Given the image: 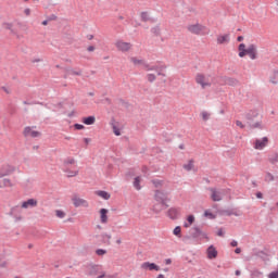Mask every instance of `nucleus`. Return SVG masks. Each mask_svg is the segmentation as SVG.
Returning <instances> with one entry per match:
<instances>
[{"label": "nucleus", "mask_w": 278, "mask_h": 278, "mask_svg": "<svg viewBox=\"0 0 278 278\" xmlns=\"http://www.w3.org/2000/svg\"><path fill=\"white\" fill-rule=\"evenodd\" d=\"M154 200L160 204H154L152 207V211L154 214H160L162 210H168V201H170V198H168V192L162 191V190H155Z\"/></svg>", "instance_id": "obj_1"}, {"label": "nucleus", "mask_w": 278, "mask_h": 278, "mask_svg": "<svg viewBox=\"0 0 278 278\" xmlns=\"http://www.w3.org/2000/svg\"><path fill=\"white\" fill-rule=\"evenodd\" d=\"M245 121L251 129H264L257 110H250L245 113Z\"/></svg>", "instance_id": "obj_2"}, {"label": "nucleus", "mask_w": 278, "mask_h": 278, "mask_svg": "<svg viewBox=\"0 0 278 278\" xmlns=\"http://www.w3.org/2000/svg\"><path fill=\"white\" fill-rule=\"evenodd\" d=\"M239 58H245L249 55L250 60H257V46L251 43L248 48L247 45L240 43L238 46Z\"/></svg>", "instance_id": "obj_3"}, {"label": "nucleus", "mask_w": 278, "mask_h": 278, "mask_svg": "<svg viewBox=\"0 0 278 278\" xmlns=\"http://www.w3.org/2000/svg\"><path fill=\"white\" fill-rule=\"evenodd\" d=\"M191 238H193V240H210V237H207V233H205L203 230H201V228L199 226H194L190 229L189 231Z\"/></svg>", "instance_id": "obj_4"}, {"label": "nucleus", "mask_w": 278, "mask_h": 278, "mask_svg": "<svg viewBox=\"0 0 278 278\" xmlns=\"http://www.w3.org/2000/svg\"><path fill=\"white\" fill-rule=\"evenodd\" d=\"M187 29L188 31H190V34H194L195 36H203L205 35L207 27L197 23V24L189 25Z\"/></svg>", "instance_id": "obj_5"}, {"label": "nucleus", "mask_w": 278, "mask_h": 278, "mask_svg": "<svg viewBox=\"0 0 278 278\" xmlns=\"http://www.w3.org/2000/svg\"><path fill=\"white\" fill-rule=\"evenodd\" d=\"M34 128H36V126H33V127L26 126L24 128L23 136L25 138H29V136H30V138H40L42 136V132H40L38 130H31Z\"/></svg>", "instance_id": "obj_6"}, {"label": "nucleus", "mask_w": 278, "mask_h": 278, "mask_svg": "<svg viewBox=\"0 0 278 278\" xmlns=\"http://www.w3.org/2000/svg\"><path fill=\"white\" fill-rule=\"evenodd\" d=\"M16 170V167L12 166V165H2L0 167V179H3V177H8L10 175H12V173H14Z\"/></svg>", "instance_id": "obj_7"}, {"label": "nucleus", "mask_w": 278, "mask_h": 278, "mask_svg": "<svg viewBox=\"0 0 278 278\" xmlns=\"http://www.w3.org/2000/svg\"><path fill=\"white\" fill-rule=\"evenodd\" d=\"M96 238L100 244H105V247H110V244H112V235L101 233L97 235Z\"/></svg>", "instance_id": "obj_8"}, {"label": "nucleus", "mask_w": 278, "mask_h": 278, "mask_svg": "<svg viewBox=\"0 0 278 278\" xmlns=\"http://www.w3.org/2000/svg\"><path fill=\"white\" fill-rule=\"evenodd\" d=\"M218 216H240L238 208L217 210Z\"/></svg>", "instance_id": "obj_9"}, {"label": "nucleus", "mask_w": 278, "mask_h": 278, "mask_svg": "<svg viewBox=\"0 0 278 278\" xmlns=\"http://www.w3.org/2000/svg\"><path fill=\"white\" fill-rule=\"evenodd\" d=\"M195 81L197 84H200V86H202L203 89L210 88V86H212V83H208L207 78H205V75L203 74H197Z\"/></svg>", "instance_id": "obj_10"}, {"label": "nucleus", "mask_w": 278, "mask_h": 278, "mask_svg": "<svg viewBox=\"0 0 278 278\" xmlns=\"http://www.w3.org/2000/svg\"><path fill=\"white\" fill-rule=\"evenodd\" d=\"M210 191L212 192L211 194L212 201H215V202L223 201V194H225V191L216 190L215 188H210Z\"/></svg>", "instance_id": "obj_11"}, {"label": "nucleus", "mask_w": 278, "mask_h": 278, "mask_svg": "<svg viewBox=\"0 0 278 278\" xmlns=\"http://www.w3.org/2000/svg\"><path fill=\"white\" fill-rule=\"evenodd\" d=\"M207 260H216L218 257V250L214 245H210L206 249Z\"/></svg>", "instance_id": "obj_12"}, {"label": "nucleus", "mask_w": 278, "mask_h": 278, "mask_svg": "<svg viewBox=\"0 0 278 278\" xmlns=\"http://www.w3.org/2000/svg\"><path fill=\"white\" fill-rule=\"evenodd\" d=\"M72 201L74 203V207H88V201L81 198L74 197L72 198Z\"/></svg>", "instance_id": "obj_13"}, {"label": "nucleus", "mask_w": 278, "mask_h": 278, "mask_svg": "<svg viewBox=\"0 0 278 278\" xmlns=\"http://www.w3.org/2000/svg\"><path fill=\"white\" fill-rule=\"evenodd\" d=\"M141 268H143V270H156L159 271L160 270V265L155 264V263H150V262H144L142 265H141Z\"/></svg>", "instance_id": "obj_14"}, {"label": "nucleus", "mask_w": 278, "mask_h": 278, "mask_svg": "<svg viewBox=\"0 0 278 278\" xmlns=\"http://www.w3.org/2000/svg\"><path fill=\"white\" fill-rule=\"evenodd\" d=\"M268 144V137H263L262 140L256 139L254 149L262 150Z\"/></svg>", "instance_id": "obj_15"}, {"label": "nucleus", "mask_w": 278, "mask_h": 278, "mask_svg": "<svg viewBox=\"0 0 278 278\" xmlns=\"http://www.w3.org/2000/svg\"><path fill=\"white\" fill-rule=\"evenodd\" d=\"M115 47H117L118 51H129V49H131V45L129 42H125V41H117L115 43Z\"/></svg>", "instance_id": "obj_16"}, {"label": "nucleus", "mask_w": 278, "mask_h": 278, "mask_svg": "<svg viewBox=\"0 0 278 278\" xmlns=\"http://www.w3.org/2000/svg\"><path fill=\"white\" fill-rule=\"evenodd\" d=\"M179 210L178 208H175V207H172L167 211V216L168 218H170L172 220H177V218H179Z\"/></svg>", "instance_id": "obj_17"}, {"label": "nucleus", "mask_w": 278, "mask_h": 278, "mask_svg": "<svg viewBox=\"0 0 278 278\" xmlns=\"http://www.w3.org/2000/svg\"><path fill=\"white\" fill-rule=\"evenodd\" d=\"M38 205V201L36 199H28L22 203V207L27 210V207H36Z\"/></svg>", "instance_id": "obj_18"}, {"label": "nucleus", "mask_w": 278, "mask_h": 278, "mask_svg": "<svg viewBox=\"0 0 278 278\" xmlns=\"http://www.w3.org/2000/svg\"><path fill=\"white\" fill-rule=\"evenodd\" d=\"M75 164V159H66L63 162V172L70 173L71 172V165Z\"/></svg>", "instance_id": "obj_19"}, {"label": "nucleus", "mask_w": 278, "mask_h": 278, "mask_svg": "<svg viewBox=\"0 0 278 278\" xmlns=\"http://www.w3.org/2000/svg\"><path fill=\"white\" fill-rule=\"evenodd\" d=\"M130 62H132L135 66H143L144 68H149V64L144 62V60H139L136 56L130 58Z\"/></svg>", "instance_id": "obj_20"}, {"label": "nucleus", "mask_w": 278, "mask_h": 278, "mask_svg": "<svg viewBox=\"0 0 278 278\" xmlns=\"http://www.w3.org/2000/svg\"><path fill=\"white\" fill-rule=\"evenodd\" d=\"M101 270V266L99 265H91L88 270V275L90 277H97L99 275V271Z\"/></svg>", "instance_id": "obj_21"}, {"label": "nucleus", "mask_w": 278, "mask_h": 278, "mask_svg": "<svg viewBox=\"0 0 278 278\" xmlns=\"http://www.w3.org/2000/svg\"><path fill=\"white\" fill-rule=\"evenodd\" d=\"M268 162L276 166V168H278V153L273 152L268 154Z\"/></svg>", "instance_id": "obj_22"}, {"label": "nucleus", "mask_w": 278, "mask_h": 278, "mask_svg": "<svg viewBox=\"0 0 278 278\" xmlns=\"http://www.w3.org/2000/svg\"><path fill=\"white\" fill-rule=\"evenodd\" d=\"M83 123L84 125H94V123H97V117H94V115L83 117Z\"/></svg>", "instance_id": "obj_23"}, {"label": "nucleus", "mask_w": 278, "mask_h": 278, "mask_svg": "<svg viewBox=\"0 0 278 278\" xmlns=\"http://www.w3.org/2000/svg\"><path fill=\"white\" fill-rule=\"evenodd\" d=\"M108 208H101L100 210V220L103 225H105V223H108Z\"/></svg>", "instance_id": "obj_24"}, {"label": "nucleus", "mask_w": 278, "mask_h": 278, "mask_svg": "<svg viewBox=\"0 0 278 278\" xmlns=\"http://www.w3.org/2000/svg\"><path fill=\"white\" fill-rule=\"evenodd\" d=\"M112 129H113V132L116 135V136H121V129L116 126V119H114V117L111 118V123H110Z\"/></svg>", "instance_id": "obj_25"}, {"label": "nucleus", "mask_w": 278, "mask_h": 278, "mask_svg": "<svg viewBox=\"0 0 278 278\" xmlns=\"http://www.w3.org/2000/svg\"><path fill=\"white\" fill-rule=\"evenodd\" d=\"M16 210H18V206L12 207V208H11V212H10V216H14L15 223H18V222L23 220V216H21V215H14V213L16 212Z\"/></svg>", "instance_id": "obj_26"}, {"label": "nucleus", "mask_w": 278, "mask_h": 278, "mask_svg": "<svg viewBox=\"0 0 278 278\" xmlns=\"http://www.w3.org/2000/svg\"><path fill=\"white\" fill-rule=\"evenodd\" d=\"M225 42H229V34L217 37V43L218 45H225Z\"/></svg>", "instance_id": "obj_27"}, {"label": "nucleus", "mask_w": 278, "mask_h": 278, "mask_svg": "<svg viewBox=\"0 0 278 278\" xmlns=\"http://www.w3.org/2000/svg\"><path fill=\"white\" fill-rule=\"evenodd\" d=\"M182 168L185 170H187L188 173H190V170H192V168H194V160H189L188 164L182 165Z\"/></svg>", "instance_id": "obj_28"}, {"label": "nucleus", "mask_w": 278, "mask_h": 278, "mask_svg": "<svg viewBox=\"0 0 278 278\" xmlns=\"http://www.w3.org/2000/svg\"><path fill=\"white\" fill-rule=\"evenodd\" d=\"M65 73L67 74V75H76V76H81V70H79V71H75V70H73V68H71V67H66L65 68Z\"/></svg>", "instance_id": "obj_29"}, {"label": "nucleus", "mask_w": 278, "mask_h": 278, "mask_svg": "<svg viewBox=\"0 0 278 278\" xmlns=\"http://www.w3.org/2000/svg\"><path fill=\"white\" fill-rule=\"evenodd\" d=\"M98 197H101V199H104V201H110V193L108 191H97Z\"/></svg>", "instance_id": "obj_30"}, {"label": "nucleus", "mask_w": 278, "mask_h": 278, "mask_svg": "<svg viewBox=\"0 0 278 278\" xmlns=\"http://www.w3.org/2000/svg\"><path fill=\"white\" fill-rule=\"evenodd\" d=\"M134 188H135L136 190H141V189H142V187L140 186V176H137V177L135 178V180H134Z\"/></svg>", "instance_id": "obj_31"}, {"label": "nucleus", "mask_w": 278, "mask_h": 278, "mask_svg": "<svg viewBox=\"0 0 278 278\" xmlns=\"http://www.w3.org/2000/svg\"><path fill=\"white\" fill-rule=\"evenodd\" d=\"M265 181L270 184V181H275V176L270 172H266Z\"/></svg>", "instance_id": "obj_32"}, {"label": "nucleus", "mask_w": 278, "mask_h": 278, "mask_svg": "<svg viewBox=\"0 0 278 278\" xmlns=\"http://www.w3.org/2000/svg\"><path fill=\"white\" fill-rule=\"evenodd\" d=\"M226 84L228 86H238V79H236V78H227L226 79Z\"/></svg>", "instance_id": "obj_33"}, {"label": "nucleus", "mask_w": 278, "mask_h": 278, "mask_svg": "<svg viewBox=\"0 0 278 278\" xmlns=\"http://www.w3.org/2000/svg\"><path fill=\"white\" fill-rule=\"evenodd\" d=\"M12 186H14V185L12 184V180H10L9 178H4V179H3V186H2V188H12Z\"/></svg>", "instance_id": "obj_34"}, {"label": "nucleus", "mask_w": 278, "mask_h": 278, "mask_svg": "<svg viewBox=\"0 0 278 278\" xmlns=\"http://www.w3.org/2000/svg\"><path fill=\"white\" fill-rule=\"evenodd\" d=\"M174 236H177V238H181V227L176 226L173 230Z\"/></svg>", "instance_id": "obj_35"}, {"label": "nucleus", "mask_w": 278, "mask_h": 278, "mask_svg": "<svg viewBox=\"0 0 278 278\" xmlns=\"http://www.w3.org/2000/svg\"><path fill=\"white\" fill-rule=\"evenodd\" d=\"M141 21L143 23H147L149 21V12L147 11L141 12Z\"/></svg>", "instance_id": "obj_36"}, {"label": "nucleus", "mask_w": 278, "mask_h": 278, "mask_svg": "<svg viewBox=\"0 0 278 278\" xmlns=\"http://www.w3.org/2000/svg\"><path fill=\"white\" fill-rule=\"evenodd\" d=\"M152 184L155 188H162L164 181L160 180V179H154L152 180Z\"/></svg>", "instance_id": "obj_37"}, {"label": "nucleus", "mask_w": 278, "mask_h": 278, "mask_svg": "<svg viewBox=\"0 0 278 278\" xmlns=\"http://www.w3.org/2000/svg\"><path fill=\"white\" fill-rule=\"evenodd\" d=\"M65 173H67L68 178L77 177V175H79V170H71V167H70V172H65Z\"/></svg>", "instance_id": "obj_38"}, {"label": "nucleus", "mask_w": 278, "mask_h": 278, "mask_svg": "<svg viewBox=\"0 0 278 278\" xmlns=\"http://www.w3.org/2000/svg\"><path fill=\"white\" fill-rule=\"evenodd\" d=\"M204 216H206V218H210L211 220H214L216 218V215H214V213L210 211H205Z\"/></svg>", "instance_id": "obj_39"}, {"label": "nucleus", "mask_w": 278, "mask_h": 278, "mask_svg": "<svg viewBox=\"0 0 278 278\" xmlns=\"http://www.w3.org/2000/svg\"><path fill=\"white\" fill-rule=\"evenodd\" d=\"M147 71H162V66H157V65H153V66H150L148 65V67H146Z\"/></svg>", "instance_id": "obj_40"}, {"label": "nucleus", "mask_w": 278, "mask_h": 278, "mask_svg": "<svg viewBox=\"0 0 278 278\" xmlns=\"http://www.w3.org/2000/svg\"><path fill=\"white\" fill-rule=\"evenodd\" d=\"M151 33H152L154 36H160V34H161L160 26H155V27L151 28Z\"/></svg>", "instance_id": "obj_41"}, {"label": "nucleus", "mask_w": 278, "mask_h": 278, "mask_svg": "<svg viewBox=\"0 0 278 278\" xmlns=\"http://www.w3.org/2000/svg\"><path fill=\"white\" fill-rule=\"evenodd\" d=\"M55 214L58 218H64L66 216V213L64 211L56 210Z\"/></svg>", "instance_id": "obj_42"}, {"label": "nucleus", "mask_w": 278, "mask_h": 278, "mask_svg": "<svg viewBox=\"0 0 278 278\" xmlns=\"http://www.w3.org/2000/svg\"><path fill=\"white\" fill-rule=\"evenodd\" d=\"M147 77H148V81H150V84H153V81H155V79H157L155 74H148Z\"/></svg>", "instance_id": "obj_43"}, {"label": "nucleus", "mask_w": 278, "mask_h": 278, "mask_svg": "<svg viewBox=\"0 0 278 278\" xmlns=\"http://www.w3.org/2000/svg\"><path fill=\"white\" fill-rule=\"evenodd\" d=\"M271 84H278V71L274 73V77L270 79Z\"/></svg>", "instance_id": "obj_44"}, {"label": "nucleus", "mask_w": 278, "mask_h": 278, "mask_svg": "<svg viewBox=\"0 0 278 278\" xmlns=\"http://www.w3.org/2000/svg\"><path fill=\"white\" fill-rule=\"evenodd\" d=\"M202 121H210V113H207L206 111L202 112Z\"/></svg>", "instance_id": "obj_45"}, {"label": "nucleus", "mask_w": 278, "mask_h": 278, "mask_svg": "<svg viewBox=\"0 0 278 278\" xmlns=\"http://www.w3.org/2000/svg\"><path fill=\"white\" fill-rule=\"evenodd\" d=\"M106 253H108V251H106V250H103V249H98V250L96 251V254L99 255V256L105 255Z\"/></svg>", "instance_id": "obj_46"}, {"label": "nucleus", "mask_w": 278, "mask_h": 278, "mask_svg": "<svg viewBox=\"0 0 278 278\" xmlns=\"http://www.w3.org/2000/svg\"><path fill=\"white\" fill-rule=\"evenodd\" d=\"M23 104L24 105H34V104L45 105V103H42V102H27V101H24Z\"/></svg>", "instance_id": "obj_47"}, {"label": "nucleus", "mask_w": 278, "mask_h": 278, "mask_svg": "<svg viewBox=\"0 0 278 278\" xmlns=\"http://www.w3.org/2000/svg\"><path fill=\"white\" fill-rule=\"evenodd\" d=\"M74 129H77L79 131L81 129H86V126H84L81 124H74Z\"/></svg>", "instance_id": "obj_48"}, {"label": "nucleus", "mask_w": 278, "mask_h": 278, "mask_svg": "<svg viewBox=\"0 0 278 278\" xmlns=\"http://www.w3.org/2000/svg\"><path fill=\"white\" fill-rule=\"evenodd\" d=\"M268 278H278V269L276 271H271L269 275H268Z\"/></svg>", "instance_id": "obj_49"}, {"label": "nucleus", "mask_w": 278, "mask_h": 278, "mask_svg": "<svg viewBox=\"0 0 278 278\" xmlns=\"http://www.w3.org/2000/svg\"><path fill=\"white\" fill-rule=\"evenodd\" d=\"M187 220H188L189 225H192L194 223V215H189L187 217Z\"/></svg>", "instance_id": "obj_50"}, {"label": "nucleus", "mask_w": 278, "mask_h": 278, "mask_svg": "<svg viewBox=\"0 0 278 278\" xmlns=\"http://www.w3.org/2000/svg\"><path fill=\"white\" fill-rule=\"evenodd\" d=\"M47 20H48L49 22H51V21H58V15L51 14L50 16L47 17Z\"/></svg>", "instance_id": "obj_51"}, {"label": "nucleus", "mask_w": 278, "mask_h": 278, "mask_svg": "<svg viewBox=\"0 0 278 278\" xmlns=\"http://www.w3.org/2000/svg\"><path fill=\"white\" fill-rule=\"evenodd\" d=\"M5 29H9V31L12 29V27L14 26L12 23H3Z\"/></svg>", "instance_id": "obj_52"}, {"label": "nucleus", "mask_w": 278, "mask_h": 278, "mask_svg": "<svg viewBox=\"0 0 278 278\" xmlns=\"http://www.w3.org/2000/svg\"><path fill=\"white\" fill-rule=\"evenodd\" d=\"M236 125H237V127L244 129V124H242L240 121H236Z\"/></svg>", "instance_id": "obj_53"}, {"label": "nucleus", "mask_w": 278, "mask_h": 278, "mask_svg": "<svg viewBox=\"0 0 278 278\" xmlns=\"http://www.w3.org/2000/svg\"><path fill=\"white\" fill-rule=\"evenodd\" d=\"M119 103H122V105H125V108H129V103L125 102V100L119 99Z\"/></svg>", "instance_id": "obj_54"}, {"label": "nucleus", "mask_w": 278, "mask_h": 278, "mask_svg": "<svg viewBox=\"0 0 278 278\" xmlns=\"http://www.w3.org/2000/svg\"><path fill=\"white\" fill-rule=\"evenodd\" d=\"M217 236H219L220 238H223V236H225V232L223 231V228H220V229L217 231Z\"/></svg>", "instance_id": "obj_55"}, {"label": "nucleus", "mask_w": 278, "mask_h": 278, "mask_svg": "<svg viewBox=\"0 0 278 278\" xmlns=\"http://www.w3.org/2000/svg\"><path fill=\"white\" fill-rule=\"evenodd\" d=\"M5 266H8V262H1L0 260V268H5Z\"/></svg>", "instance_id": "obj_56"}, {"label": "nucleus", "mask_w": 278, "mask_h": 278, "mask_svg": "<svg viewBox=\"0 0 278 278\" xmlns=\"http://www.w3.org/2000/svg\"><path fill=\"white\" fill-rule=\"evenodd\" d=\"M256 199H264V193L262 192H256Z\"/></svg>", "instance_id": "obj_57"}, {"label": "nucleus", "mask_w": 278, "mask_h": 278, "mask_svg": "<svg viewBox=\"0 0 278 278\" xmlns=\"http://www.w3.org/2000/svg\"><path fill=\"white\" fill-rule=\"evenodd\" d=\"M91 140H92L91 138H84L85 144H90Z\"/></svg>", "instance_id": "obj_58"}, {"label": "nucleus", "mask_w": 278, "mask_h": 278, "mask_svg": "<svg viewBox=\"0 0 278 278\" xmlns=\"http://www.w3.org/2000/svg\"><path fill=\"white\" fill-rule=\"evenodd\" d=\"M230 247H238V241L232 240V241L230 242Z\"/></svg>", "instance_id": "obj_59"}, {"label": "nucleus", "mask_w": 278, "mask_h": 278, "mask_svg": "<svg viewBox=\"0 0 278 278\" xmlns=\"http://www.w3.org/2000/svg\"><path fill=\"white\" fill-rule=\"evenodd\" d=\"M24 13L26 14V16H29V14H31V10L25 9V10H24Z\"/></svg>", "instance_id": "obj_60"}, {"label": "nucleus", "mask_w": 278, "mask_h": 278, "mask_svg": "<svg viewBox=\"0 0 278 278\" xmlns=\"http://www.w3.org/2000/svg\"><path fill=\"white\" fill-rule=\"evenodd\" d=\"M235 253H237V255H240V253H242V249L237 248V249L235 250Z\"/></svg>", "instance_id": "obj_61"}, {"label": "nucleus", "mask_w": 278, "mask_h": 278, "mask_svg": "<svg viewBox=\"0 0 278 278\" xmlns=\"http://www.w3.org/2000/svg\"><path fill=\"white\" fill-rule=\"evenodd\" d=\"M87 51H89V52L94 51V46H89V47L87 48Z\"/></svg>", "instance_id": "obj_62"}, {"label": "nucleus", "mask_w": 278, "mask_h": 278, "mask_svg": "<svg viewBox=\"0 0 278 278\" xmlns=\"http://www.w3.org/2000/svg\"><path fill=\"white\" fill-rule=\"evenodd\" d=\"M165 264L166 265L173 264V260H170V258L165 260Z\"/></svg>", "instance_id": "obj_63"}, {"label": "nucleus", "mask_w": 278, "mask_h": 278, "mask_svg": "<svg viewBox=\"0 0 278 278\" xmlns=\"http://www.w3.org/2000/svg\"><path fill=\"white\" fill-rule=\"evenodd\" d=\"M1 90H3L7 94H10V90H8L5 87H1Z\"/></svg>", "instance_id": "obj_64"}]
</instances>
